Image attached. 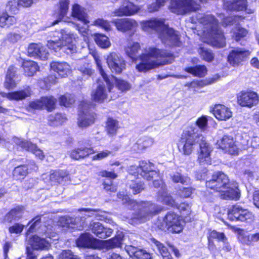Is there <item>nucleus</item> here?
<instances>
[{"label":"nucleus","instance_id":"obj_4","mask_svg":"<svg viewBox=\"0 0 259 259\" xmlns=\"http://www.w3.org/2000/svg\"><path fill=\"white\" fill-rule=\"evenodd\" d=\"M78 38L76 34L61 30L53 33L52 39L48 40L47 46L50 49L55 51L64 48L67 54L73 53L76 51L75 42Z\"/></svg>","mask_w":259,"mask_h":259},{"label":"nucleus","instance_id":"obj_15","mask_svg":"<svg viewBox=\"0 0 259 259\" xmlns=\"http://www.w3.org/2000/svg\"><path fill=\"white\" fill-rule=\"evenodd\" d=\"M53 221L50 220L48 223V226L42 224V217L40 215H37L32 219L28 224V225L31 224L27 232L28 235L29 232H33L34 231H38L39 234H43L45 237L50 238L52 235L51 231L52 226L50 225V223H52Z\"/></svg>","mask_w":259,"mask_h":259},{"label":"nucleus","instance_id":"obj_24","mask_svg":"<svg viewBox=\"0 0 259 259\" xmlns=\"http://www.w3.org/2000/svg\"><path fill=\"white\" fill-rule=\"evenodd\" d=\"M27 52L30 57H34L42 60L48 59L49 53L47 49L40 44H31L28 48Z\"/></svg>","mask_w":259,"mask_h":259},{"label":"nucleus","instance_id":"obj_8","mask_svg":"<svg viewBox=\"0 0 259 259\" xmlns=\"http://www.w3.org/2000/svg\"><path fill=\"white\" fill-rule=\"evenodd\" d=\"M183 224L184 222L180 215L169 211L162 220H158L157 226L162 231L179 233L183 230Z\"/></svg>","mask_w":259,"mask_h":259},{"label":"nucleus","instance_id":"obj_26","mask_svg":"<svg viewBox=\"0 0 259 259\" xmlns=\"http://www.w3.org/2000/svg\"><path fill=\"white\" fill-rule=\"evenodd\" d=\"M217 119L219 120H227L232 116V112L230 108L223 104H215L210 109Z\"/></svg>","mask_w":259,"mask_h":259},{"label":"nucleus","instance_id":"obj_40","mask_svg":"<svg viewBox=\"0 0 259 259\" xmlns=\"http://www.w3.org/2000/svg\"><path fill=\"white\" fill-rule=\"evenodd\" d=\"M69 0H60L58 5V18L53 23L55 25L60 21L67 14L69 9Z\"/></svg>","mask_w":259,"mask_h":259},{"label":"nucleus","instance_id":"obj_31","mask_svg":"<svg viewBox=\"0 0 259 259\" xmlns=\"http://www.w3.org/2000/svg\"><path fill=\"white\" fill-rule=\"evenodd\" d=\"M247 0H224V8L228 11H243L246 10Z\"/></svg>","mask_w":259,"mask_h":259},{"label":"nucleus","instance_id":"obj_17","mask_svg":"<svg viewBox=\"0 0 259 259\" xmlns=\"http://www.w3.org/2000/svg\"><path fill=\"white\" fill-rule=\"evenodd\" d=\"M199 150L198 151L197 161L201 165L210 164L211 162L210 153L212 147L206 141L205 138L201 135L199 140Z\"/></svg>","mask_w":259,"mask_h":259},{"label":"nucleus","instance_id":"obj_45","mask_svg":"<svg viewBox=\"0 0 259 259\" xmlns=\"http://www.w3.org/2000/svg\"><path fill=\"white\" fill-rule=\"evenodd\" d=\"M7 12L6 11L0 14V26L2 27H9L17 21L15 17L9 15Z\"/></svg>","mask_w":259,"mask_h":259},{"label":"nucleus","instance_id":"obj_7","mask_svg":"<svg viewBox=\"0 0 259 259\" xmlns=\"http://www.w3.org/2000/svg\"><path fill=\"white\" fill-rule=\"evenodd\" d=\"M197 128L190 126L182 133L179 143V149L185 155H190L195 145L199 142L201 134L197 133Z\"/></svg>","mask_w":259,"mask_h":259},{"label":"nucleus","instance_id":"obj_63","mask_svg":"<svg viewBox=\"0 0 259 259\" xmlns=\"http://www.w3.org/2000/svg\"><path fill=\"white\" fill-rule=\"evenodd\" d=\"M241 19V17L239 16L227 17L224 19L223 24L226 26L238 24L239 20Z\"/></svg>","mask_w":259,"mask_h":259},{"label":"nucleus","instance_id":"obj_55","mask_svg":"<svg viewBox=\"0 0 259 259\" xmlns=\"http://www.w3.org/2000/svg\"><path fill=\"white\" fill-rule=\"evenodd\" d=\"M199 53L202 59L207 62H211L214 58V55L212 51L204 47L200 48Z\"/></svg>","mask_w":259,"mask_h":259},{"label":"nucleus","instance_id":"obj_25","mask_svg":"<svg viewBox=\"0 0 259 259\" xmlns=\"http://www.w3.org/2000/svg\"><path fill=\"white\" fill-rule=\"evenodd\" d=\"M220 197L223 199L238 200L240 197V192L238 189V184L236 182L230 183L220 193Z\"/></svg>","mask_w":259,"mask_h":259},{"label":"nucleus","instance_id":"obj_13","mask_svg":"<svg viewBox=\"0 0 259 259\" xmlns=\"http://www.w3.org/2000/svg\"><path fill=\"white\" fill-rule=\"evenodd\" d=\"M229 219L231 221L250 223L254 220V216L248 209L239 205H233L228 212Z\"/></svg>","mask_w":259,"mask_h":259},{"label":"nucleus","instance_id":"obj_27","mask_svg":"<svg viewBox=\"0 0 259 259\" xmlns=\"http://www.w3.org/2000/svg\"><path fill=\"white\" fill-rule=\"evenodd\" d=\"M99 176L102 177H105L103 182L104 189L107 192H114L116 191V186L113 184L112 180L117 177L116 174L113 171L102 170L100 172Z\"/></svg>","mask_w":259,"mask_h":259},{"label":"nucleus","instance_id":"obj_58","mask_svg":"<svg viewBox=\"0 0 259 259\" xmlns=\"http://www.w3.org/2000/svg\"><path fill=\"white\" fill-rule=\"evenodd\" d=\"M74 97L70 94L62 96L60 98L61 105L64 106H69L74 102Z\"/></svg>","mask_w":259,"mask_h":259},{"label":"nucleus","instance_id":"obj_39","mask_svg":"<svg viewBox=\"0 0 259 259\" xmlns=\"http://www.w3.org/2000/svg\"><path fill=\"white\" fill-rule=\"evenodd\" d=\"M122 237L118 235L111 239L101 242L100 245L104 248L111 249L116 247H120Z\"/></svg>","mask_w":259,"mask_h":259},{"label":"nucleus","instance_id":"obj_36","mask_svg":"<svg viewBox=\"0 0 259 259\" xmlns=\"http://www.w3.org/2000/svg\"><path fill=\"white\" fill-rule=\"evenodd\" d=\"M30 243L32 248L35 250L48 249L50 246V244L48 240H46L44 238H41L37 235L33 236L30 239Z\"/></svg>","mask_w":259,"mask_h":259},{"label":"nucleus","instance_id":"obj_49","mask_svg":"<svg viewBox=\"0 0 259 259\" xmlns=\"http://www.w3.org/2000/svg\"><path fill=\"white\" fill-rule=\"evenodd\" d=\"M95 40L96 44L102 48H108L111 45L108 37L102 34H95Z\"/></svg>","mask_w":259,"mask_h":259},{"label":"nucleus","instance_id":"obj_57","mask_svg":"<svg viewBox=\"0 0 259 259\" xmlns=\"http://www.w3.org/2000/svg\"><path fill=\"white\" fill-rule=\"evenodd\" d=\"M12 69L8 70L6 76V80L4 83V85L6 88L10 89H13L16 87L17 83L15 80L11 76V73L13 72Z\"/></svg>","mask_w":259,"mask_h":259},{"label":"nucleus","instance_id":"obj_1","mask_svg":"<svg viewBox=\"0 0 259 259\" xmlns=\"http://www.w3.org/2000/svg\"><path fill=\"white\" fill-rule=\"evenodd\" d=\"M141 62L136 68L139 72H146L159 66L170 64L174 61V56L164 50L150 47L139 56Z\"/></svg>","mask_w":259,"mask_h":259},{"label":"nucleus","instance_id":"obj_38","mask_svg":"<svg viewBox=\"0 0 259 259\" xmlns=\"http://www.w3.org/2000/svg\"><path fill=\"white\" fill-rule=\"evenodd\" d=\"M162 191L158 192L157 200L166 205L174 207L177 206L175 200L168 193L166 188L162 187Z\"/></svg>","mask_w":259,"mask_h":259},{"label":"nucleus","instance_id":"obj_53","mask_svg":"<svg viewBox=\"0 0 259 259\" xmlns=\"http://www.w3.org/2000/svg\"><path fill=\"white\" fill-rule=\"evenodd\" d=\"M20 8L18 0H9L6 6V11L16 14L18 13Z\"/></svg>","mask_w":259,"mask_h":259},{"label":"nucleus","instance_id":"obj_52","mask_svg":"<svg viewBox=\"0 0 259 259\" xmlns=\"http://www.w3.org/2000/svg\"><path fill=\"white\" fill-rule=\"evenodd\" d=\"M43 108L45 107L48 111H52L55 108L57 100L53 96L41 97Z\"/></svg>","mask_w":259,"mask_h":259},{"label":"nucleus","instance_id":"obj_56","mask_svg":"<svg viewBox=\"0 0 259 259\" xmlns=\"http://www.w3.org/2000/svg\"><path fill=\"white\" fill-rule=\"evenodd\" d=\"M77 70L83 76L88 77L91 76L94 73V70L92 68V66L89 63H84L77 67Z\"/></svg>","mask_w":259,"mask_h":259},{"label":"nucleus","instance_id":"obj_9","mask_svg":"<svg viewBox=\"0 0 259 259\" xmlns=\"http://www.w3.org/2000/svg\"><path fill=\"white\" fill-rule=\"evenodd\" d=\"M129 202L131 207L137 211V219L141 220L142 222L160 211L159 207L150 202H138L131 200Z\"/></svg>","mask_w":259,"mask_h":259},{"label":"nucleus","instance_id":"obj_51","mask_svg":"<svg viewBox=\"0 0 259 259\" xmlns=\"http://www.w3.org/2000/svg\"><path fill=\"white\" fill-rule=\"evenodd\" d=\"M28 174V168L25 165L15 167L13 170V177L16 180L24 179Z\"/></svg>","mask_w":259,"mask_h":259},{"label":"nucleus","instance_id":"obj_41","mask_svg":"<svg viewBox=\"0 0 259 259\" xmlns=\"http://www.w3.org/2000/svg\"><path fill=\"white\" fill-rule=\"evenodd\" d=\"M141 49L140 44L137 42H129L125 48L126 55L132 59H136L137 54Z\"/></svg>","mask_w":259,"mask_h":259},{"label":"nucleus","instance_id":"obj_3","mask_svg":"<svg viewBox=\"0 0 259 259\" xmlns=\"http://www.w3.org/2000/svg\"><path fill=\"white\" fill-rule=\"evenodd\" d=\"M142 27L145 31L154 30L158 34L159 37L164 44L171 46H179L180 36L179 32L169 28L161 19H153L144 21Z\"/></svg>","mask_w":259,"mask_h":259},{"label":"nucleus","instance_id":"obj_21","mask_svg":"<svg viewBox=\"0 0 259 259\" xmlns=\"http://www.w3.org/2000/svg\"><path fill=\"white\" fill-rule=\"evenodd\" d=\"M217 144L225 153L231 155H237L238 153V148L231 137L224 136L218 141Z\"/></svg>","mask_w":259,"mask_h":259},{"label":"nucleus","instance_id":"obj_44","mask_svg":"<svg viewBox=\"0 0 259 259\" xmlns=\"http://www.w3.org/2000/svg\"><path fill=\"white\" fill-rule=\"evenodd\" d=\"M119 128L118 121L112 118H108L106 121V130L109 136H114L116 135Z\"/></svg>","mask_w":259,"mask_h":259},{"label":"nucleus","instance_id":"obj_20","mask_svg":"<svg viewBox=\"0 0 259 259\" xmlns=\"http://www.w3.org/2000/svg\"><path fill=\"white\" fill-rule=\"evenodd\" d=\"M141 7L134 5L130 0H124L118 9L114 10L113 13L116 16H132L136 14Z\"/></svg>","mask_w":259,"mask_h":259},{"label":"nucleus","instance_id":"obj_11","mask_svg":"<svg viewBox=\"0 0 259 259\" xmlns=\"http://www.w3.org/2000/svg\"><path fill=\"white\" fill-rule=\"evenodd\" d=\"M58 224L63 230L69 232L82 230L87 225L84 217H72L69 215L61 217Z\"/></svg>","mask_w":259,"mask_h":259},{"label":"nucleus","instance_id":"obj_32","mask_svg":"<svg viewBox=\"0 0 259 259\" xmlns=\"http://www.w3.org/2000/svg\"><path fill=\"white\" fill-rule=\"evenodd\" d=\"M153 138L149 136H143L140 138L133 146V149L137 152H143L151 147L154 144Z\"/></svg>","mask_w":259,"mask_h":259},{"label":"nucleus","instance_id":"obj_48","mask_svg":"<svg viewBox=\"0 0 259 259\" xmlns=\"http://www.w3.org/2000/svg\"><path fill=\"white\" fill-rule=\"evenodd\" d=\"M152 242L156 246L159 253L163 259H172L169 251L162 243L155 239H152Z\"/></svg>","mask_w":259,"mask_h":259},{"label":"nucleus","instance_id":"obj_2","mask_svg":"<svg viewBox=\"0 0 259 259\" xmlns=\"http://www.w3.org/2000/svg\"><path fill=\"white\" fill-rule=\"evenodd\" d=\"M196 18L203 27V35L206 37L205 41L207 44L219 48L225 46V38L222 31L219 28L218 20L213 15L198 14Z\"/></svg>","mask_w":259,"mask_h":259},{"label":"nucleus","instance_id":"obj_33","mask_svg":"<svg viewBox=\"0 0 259 259\" xmlns=\"http://www.w3.org/2000/svg\"><path fill=\"white\" fill-rule=\"evenodd\" d=\"M71 15L85 25H87L89 23L85 10L78 4L73 5Z\"/></svg>","mask_w":259,"mask_h":259},{"label":"nucleus","instance_id":"obj_10","mask_svg":"<svg viewBox=\"0 0 259 259\" xmlns=\"http://www.w3.org/2000/svg\"><path fill=\"white\" fill-rule=\"evenodd\" d=\"M170 8L173 13L183 15L199 10L200 5L194 0H171Z\"/></svg>","mask_w":259,"mask_h":259},{"label":"nucleus","instance_id":"obj_16","mask_svg":"<svg viewBox=\"0 0 259 259\" xmlns=\"http://www.w3.org/2000/svg\"><path fill=\"white\" fill-rule=\"evenodd\" d=\"M238 104L242 107L252 108L259 102L258 94L253 91H241L237 95Z\"/></svg>","mask_w":259,"mask_h":259},{"label":"nucleus","instance_id":"obj_19","mask_svg":"<svg viewBox=\"0 0 259 259\" xmlns=\"http://www.w3.org/2000/svg\"><path fill=\"white\" fill-rule=\"evenodd\" d=\"M248 50L242 48H235L231 50L228 57V61L232 66H238L249 56Z\"/></svg>","mask_w":259,"mask_h":259},{"label":"nucleus","instance_id":"obj_42","mask_svg":"<svg viewBox=\"0 0 259 259\" xmlns=\"http://www.w3.org/2000/svg\"><path fill=\"white\" fill-rule=\"evenodd\" d=\"M184 70L195 76L204 77L207 73V68L204 65H197L195 67H189L184 69Z\"/></svg>","mask_w":259,"mask_h":259},{"label":"nucleus","instance_id":"obj_64","mask_svg":"<svg viewBox=\"0 0 259 259\" xmlns=\"http://www.w3.org/2000/svg\"><path fill=\"white\" fill-rule=\"evenodd\" d=\"M151 254L144 249H138L134 259H151Z\"/></svg>","mask_w":259,"mask_h":259},{"label":"nucleus","instance_id":"obj_12","mask_svg":"<svg viewBox=\"0 0 259 259\" xmlns=\"http://www.w3.org/2000/svg\"><path fill=\"white\" fill-rule=\"evenodd\" d=\"M92 106L87 101H82L79 105L80 113L78 119V125L79 127H86L94 123L95 114L90 110Z\"/></svg>","mask_w":259,"mask_h":259},{"label":"nucleus","instance_id":"obj_61","mask_svg":"<svg viewBox=\"0 0 259 259\" xmlns=\"http://www.w3.org/2000/svg\"><path fill=\"white\" fill-rule=\"evenodd\" d=\"M111 151L107 150L100 151L97 154L94 155L92 157V159L94 161L101 160L108 157L111 154Z\"/></svg>","mask_w":259,"mask_h":259},{"label":"nucleus","instance_id":"obj_43","mask_svg":"<svg viewBox=\"0 0 259 259\" xmlns=\"http://www.w3.org/2000/svg\"><path fill=\"white\" fill-rule=\"evenodd\" d=\"M22 67L24 74L26 76H31L38 70L37 64L32 61H26L24 62Z\"/></svg>","mask_w":259,"mask_h":259},{"label":"nucleus","instance_id":"obj_29","mask_svg":"<svg viewBox=\"0 0 259 259\" xmlns=\"http://www.w3.org/2000/svg\"><path fill=\"white\" fill-rule=\"evenodd\" d=\"M69 180V174L66 171L63 170H52L49 175L48 182L51 185H55Z\"/></svg>","mask_w":259,"mask_h":259},{"label":"nucleus","instance_id":"obj_54","mask_svg":"<svg viewBox=\"0 0 259 259\" xmlns=\"http://www.w3.org/2000/svg\"><path fill=\"white\" fill-rule=\"evenodd\" d=\"M178 208L180 210L183 217L184 218L185 221H190L191 219L189 218V215L190 214L191 212V206L190 205L187 203H183L180 204Z\"/></svg>","mask_w":259,"mask_h":259},{"label":"nucleus","instance_id":"obj_22","mask_svg":"<svg viewBox=\"0 0 259 259\" xmlns=\"http://www.w3.org/2000/svg\"><path fill=\"white\" fill-rule=\"evenodd\" d=\"M13 140L16 145L26 151L33 153L39 159L41 160L44 158V152L38 148L35 144L29 141H23L16 137L13 138Z\"/></svg>","mask_w":259,"mask_h":259},{"label":"nucleus","instance_id":"obj_5","mask_svg":"<svg viewBox=\"0 0 259 259\" xmlns=\"http://www.w3.org/2000/svg\"><path fill=\"white\" fill-rule=\"evenodd\" d=\"M154 164L147 161H142L140 162L139 166H132L129 168V172L133 175L138 176L140 174L143 178L148 181L153 180V185L155 188L160 187L158 191H162V187L166 188L165 185L161 180L156 179L159 177L157 172L154 170Z\"/></svg>","mask_w":259,"mask_h":259},{"label":"nucleus","instance_id":"obj_60","mask_svg":"<svg viewBox=\"0 0 259 259\" xmlns=\"http://www.w3.org/2000/svg\"><path fill=\"white\" fill-rule=\"evenodd\" d=\"M94 25L99 26L106 31L110 30L111 29L110 23L103 19L99 18L96 20L94 22Z\"/></svg>","mask_w":259,"mask_h":259},{"label":"nucleus","instance_id":"obj_14","mask_svg":"<svg viewBox=\"0 0 259 259\" xmlns=\"http://www.w3.org/2000/svg\"><path fill=\"white\" fill-rule=\"evenodd\" d=\"M229 184V180L227 175L221 172H217L213 174L211 179L206 182V187L220 194L227 189Z\"/></svg>","mask_w":259,"mask_h":259},{"label":"nucleus","instance_id":"obj_30","mask_svg":"<svg viewBox=\"0 0 259 259\" xmlns=\"http://www.w3.org/2000/svg\"><path fill=\"white\" fill-rule=\"evenodd\" d=\"M76 243L78 247L97 248L99 247L97 240L89 233L83 234L76 240Z\"/></svg>","mask_w":259,"mask_h":259},{"label":"nucleus","instance_id":"obj_47","mask_svg":"<svg viewBox=\"0 0 259 259\" xmlns=\"http://www.w3.org/2000/svg\"><path fill=\"white\" fill-rule=\"evenodd\" d=\"M170 179L175 183H181L188 185L191 183V180L187 176L180 172H175L170 175Z\"/></svg>","mask_w":259,"mask_h":259},{"label":"nucleus","instance_id":"obj_6","mask_svg":"<svg viewBox=\"0 0 259 259\" xmlns=\"http://www.w3.org/2000/svg\"><path fill=\"white\" fill-rule=\"evenodd\" d=\"M96 62L103 81L100 79L98 80L97 87L93 90L91 97L93 101L102 103L107 98L108 93L111 92L113 85L110 83L107 75L102 68L101 61L96 58Z\"/></svg>","mask_w":259,"mask_h":259},{"label":"nucleus","instance_id":"obj_23","mask_svg":"<svg viewBox=\"0 0 259 259\" xmlns=\"http://www.w3.org/2000/svg\"><path fill=\"white\" fill-rule=\"evenodd\" d=\"M112 23L118 31L122 32L133 30L138 25L135 20L131 18L115 19L112 21Z\"/></svg>","mask_w":259,"mask_h":259},{"label":"nucleus","instance_id":"obj_46","mask_svg":"<svg viewBox=\"0 0 259 259\" xmlns=\"http://www.w3.org/2000/svg\"><path fill=\"white\" fill-rule=\"evenodd\" d=\"M31 94V91L29 87H27L22 90L12 92L11 100H22L29 97Z\"/></svg>","mask_w":259,"mask_h":259},{"label":"nucleus","instance_id":"obj_62","mask_svg":"<svg viewBox=\"0 0 259 259\" xmlns=\"http://www.w3.org/2000/svg\"><path fill=\"white\" fill-rule=\"evenodd\" d=\"M59 259H80L69 250H63L59 255Z\"/></svg>","mask_w":259,"mask_h":259},{"label":"nucleus","instance_id":"obj_34","mask_svg":"<svg viewBox=\"0 0 259 259\" xmlns=\"http://www.w3.org/2000/svg\"><path fill=\"white\" fill-rule=\"evenodd\" d=\"M50 67L51 70L62 77L67 76L71 71L70 65L64 62H53L51 63Z\"/></svg>","mask_w":259,"mask_h":259},{"label":"nucleus","instance_id":"obj_18","mask_svg":"<svg viewBox=\"0 0 259 259\" xmlns=\"http://www.w3.org/2000/svg\"><path fill=\"white\" fill-rule=\"evenodd\" d=\"M106 62L113 73H120L125 68L124 60L120 55L115 53H111L107 56Z\"/></svg>","mask_w":259,"mask_h":259},{"label":"nucleus","instance_id":"obj_28","mask_svg":"<svg viewBox=\"0 0 259 259\" xmlns=\"http://www.w3.org/2000/svg\"><path fill=\"white\" fill-rule=\"evenodd\" d=\"M90 229L92 233L100 238H105L111 236L113 232L111 229L104 227L99 222H92L90 225Z\"/></svg>","mask_w":259,"mask_h":259},{"label":"nucleus","instance_id":"obj_37","mask_svg":"<svg viewBox=\"0 0 259 259\" xmlns=\"http://www.w3.org/2000/svg\"><path fill=\"white\" fill-rule=\"evenodd\" d=\"M95 152L93 148L81 147L72 150L70 154V157L75 160L84 158Z\"/></svg>","mask_w":259,"mask_h":259},{"label":"nucleus","instance_id":"obj_59","mask_svg":"<svg viewBox=\"0 0 259 259\" xmlns=\"http://www.w3.org/2000/svg\"><path fill=\"white\" fill-rule=\"evenodd\" d=\"M130 187L134 194H137L144 189L143 183L139 181L132 182Z\"/></svg>","mask_w":259,"mask_h":259},{"label":"nucleus","instance_id":"obj_35","mask_svg":"<svg viewBox=\"0 0 259 259\" xmlns=\"http://www.w3.org/2000/svg\"><path fill=\"white\" fill-rule=\"evenodd\" d=\"M24 212V207L18 206L12 209L4 217V221L5 222L11 223L13 221H18L20 220Z\"/></svg>","mask_w":259,"mask_h":259},{"label":"nucleus","instance_id":"obj_50","mask_svg":"<svg viewBox=\"0 0 259 259\" xmlns=\"http://www.w3.org/2000/svg\"><path fill=\"white\" fill-rule=\"evenodd\" d=\"M66 119L65 117L59 113L51 114L48 117L49 123L52 126L61 125Z\"/></svg>","mask_w":259,"mask_h":259}]
</instances>
